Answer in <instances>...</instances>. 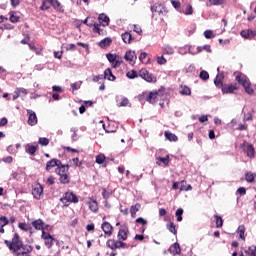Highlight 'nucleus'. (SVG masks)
I'll return each instance as SVG.
<instances>
[{
  "mask_svg": "<svg viewBox=\"0 0 256 256\" xmlns=\"http://www.w3.org/2000/svg\"><path fill=\"white\" fill-rule=\"evenodd\" d=\"M118 240L108 239L106 242V247L111 249V251H117V249H129V244L123 242L127 241L129 237V226L121 225L117 234Z\"/></svg>",
  "mask_w": 256,
  "mask_h": 256,
  "instance_id": "nucleus-1",
  "label": "nucleus"
},
{
  "mask_svg": "<svg viewBox=\"0 0 256 256\" xmlns=\"http://www.w3.org/2000/svg\"><path fill=\"white\" fill-rule=\"evenodd\" d=\"M235 81H237L238 85H242L247 95H253V93H255V90L251 88V82L249 81V78H247L245 74L238 72L235 76Z\"/></svg>",
  "mask_w": 256,
  "mask_h": 256,
  "instance_id": "nucleus-2",
  "label": "nucleus"
},
{
  "mask_svg": "<svg viewBox=\"0 0 256 256\" xmlns=\"http://www.w3.org/2000/svg\"><path fill=\"white\" fill-rule=\"evenodd\" d=\"M143 97H145V101L148 103H151V105H155L159 99L163 97V90L158 89V90H153L149 93L144 92Z\"/></svg>",
  "mask_w": 256,
  "mask_h": 256,
  "instance_id": "nucleus-3",
  "label": "nucleus"
},
{
  "mask_svg": "<svg viewBox=\"0 0 256 256\" xmlns=\"http://www.w3.org/2000/svg\"><path fill=\"white\" fill-rule=\"evenodd\" d=\"M61 203H63L64 207H69L71 203H79V197L75 195L73 192L64 193L63 197L60 198Z\"/></svg>",
  "mask_w": 256,
  "mask_h": 256,
  "instance_id": "nucleus-4",
  "label": "nucleus"
},
{
  "mask_svg": "<svg viewBox=\"0 0 256 256\" xmlns=\"http://www.w3.org/2000/svg\"><path fill=\"white\" fill-rule=\"evenodd\" d=\"M41 239H43L44 245L47 247V249H51L55 243H59L57 238L53 237L49 232L46 231H43L41 234Z\"/></svg>",
  "mask_w": 256,
  "mask_h": 256,
  "instance_id": "nucleus-5",
  "label": "nucleus"
},
{
  "mask_svg": "<svg viewBox=\"0 0 256 256\" xmlns=\"http://www.w3.org/2000/svg\"><path fill=\"white\" fill-rule=\"evenodd\" d=\"M138 75L147 83H155L157 81V76H155V74L153 73H149V70H147L146 68H142L141 70H139Z\"/></svg>",
  "mask_w": 256,
  "mask_h": 256,
  "instance_id": "nucleus-6",
  "label": "nucleus"
},
{
  "mask_svg": "<svg viewBox=\"0 0 256 256\" xmlns=\"http://www.w3.org/2000/svg\"><path fill=\"white\" fill-rule=\"evenodd\" d=\"M26 113L28 115V125H30L31 127H35V125H37L38 123L37 114L31 109H27Z\"/></svg>",
  "mask_w": 256,
  "mask_h": 256,
  "instance_id": "nucleus-7",
  "label": "nucleus"
},
{
  "mask_svg": "<svg viewBox=\"0 0 256 256\" xmlns=\"http://www.w3.org/2000/svg\"><path fill=\"white\" fill-rule=\"evenodd\" d=\"M32 195L34 199H41L43 197V186L39 183L32 186Z\"/></svg>",
  "mask_w": 256,
  "mask_h": 256,
  "instance_id": "nucleus-8",
  "label": "nucleus"
},
{
  "mask_svg": "<svg viewBox=\"0 0 256 256\" xmlns=\"http://www.w3.org/2000/svg\"><path fill=\"white\" fill-rule=\"evenodd\" d=\"M32 252H33V246L22 243V245L20 246V250L16 251V255L17 256L29 255V253H32Z\"/></svg>",
  "mask_w": 256,
  "mask_h": 256,
  "instance_id": "nucleus-9",
  "label": "nucleus"
},
{
  "mask_svg": "<svg viewBox=\"0 0 256 256\" xmlns=\"http://www.w3.org/2000/svg\"><path fill=\"white\" fill-rule=\"evenodd\" d=\"M32 227L36 229V231H45L49 227V225L45 224V222L42 219H37L32 221Z\"/></svg>",
  "mask_w": 256,
  "mask_h": 256,
  "instance_id": "nucleus-10",
  "label": "nucleus"
},
{
  "mask_svg": "<svg viewBox=\"0 0 256 256\" xmlns=\"http://www.w3.org/2000/svg\"><path fill=\"white\" fill-rule=\"evenodd\" d=\"M243 151L246 153L247 157L250 159H255V147H253V144H244Z\"/></svg>",
  "mask_w": 256,
  "mask_h": 256,
  "instance_id": "nucleus-11",
  "label": "nucleus"
},
{
  "mask_svg": "<svg viewBox=\"0 0 256 256\" xmlns=\"http://www.w3.org/2000/svg\"><path fill=\"white\" fill-rule=\"evenodd\" d=\"M151 11L152 13H156L157 15H167V9H165L164 6L159 3H155L151 7Z\"/></svg>",
  "mask_w": 256,
  "mask_h": 256,
  "instance_id": "nucleus-12",
  "label": "nucleus"
},
{
  "mask_svg": "<svg viewBox=\"0 0 256 256\" xmlns=\"http://www.w3.org/2000/svg\"><path fill=\"white\" fill-rule=\"evenodd\" d=\"M62 164L61 160L53 158L46 163V171H51V169L58 168Z\"/></svg>",
  "mask_w": 256,
  "mask_h": 256,
  "instance_id": "nucleus-13",
  "label": "nucleus"
},
{
  "mask_svg": "<svg viewBox=\"0 0 256 256\" xmlns=\"http://www.w3.org/2000/svg\"><path fill=\"white\" fill-rule=\"evenodd\" d=\"M22 243H23V241L19 238V234L15 233L12 238V244L14 246V253H16V251H21Z\"/></svg>",
  "mask_w": 256,
  "mask_h": 256,
  "instance_id": "nucleus-14",
  "label": "nucleus"
},
{
  "mask_svg": "<svg viewBox=\"0 0 256 256\" xmlns=\"http://www.w3.org/2000/svg\"><path fill=\"white\" fill-rule=\"evenodd\" d=\"M235 91H237V83L224 84V86L222 87V93L224 95L229 93H235Z\"/></svg>",
  "mask_w": 256,
  "mask_h": 256,
  "instance_id": "nucleus-15",
  "label": "nucleus"
},
{
  "mask_svg": "<svg viewBox=\"0 0 256 256\" xmlns=\"http://www.w3.org/2000/svg\"><path fill=\"white\" fill-rule=\"evenodd\" d=\"M102 231L107 235V237H111L113 235V226L109 222H104L101 225Z\"/></svg>",
  "mask_w": 256,
  "mask_h": 256,
  "instance_id": "nucleus-16",
  "label": "nucleus"
},
{
  "mask_svg": "<svg viewBox=\"0 0 256 256\" xmlns=\"http://www.w3.org/2000/svg\"><path fill=\"white\" fill-rule=\"evenodd\" d=\"M56 175L59 177L69 173V164H61L58 168L55 169Z\"/></svg>",
  "mask_w": 256,
  "mask_h": 256,
  "instance_id": "nucleus-17",
  "label": "nucleus"
},
{
  "mask_svg": "<svg viewBox=\"0 0 256 256\" xmlns=\"http://www.w3.org/2000/svg\"><path fill=\"white\" fill-rule=\"evenodd\" d=\"M169 155H166L165 157H156V165H159V167H169Z\"/></svg>",
  "mask_w": 256,
  "mask_h": 256,
  "instance_id": "nucleus-18",
  "label": "nucleus"
},
{
  "mask_svg": "<svg viewBox=\"0 0 256 256\" xmlns=\"http://www.w3.org/2000/svg\"><path fill=\"white\" fill-rule=\"evenodd\" d=\"M39 150V145H33V144H26L25 145V151L28 153V155H31L34 157L35 153Z\"/></svg>",
  "mask_w": 256,
  "mask_h": 256,
  "instance_id": "nucleus-19",
  "label": "nucleus"
},
{
  "mask_svg": "<svg viewBox=\"0 0 256 256\" xmlns=\"http://www.w3.org/2000/svg\"><path fill=\"white\" fill-rule=\"evenodd\" d=\"M241 37H243L244 39H253L254 37H256V31L255 30H242L240 32Z\"/></svg>",
  "mask_w": 256,
  "mask_h": 256,
  "instance_id": "nucleus-20",
  "label": "nucleus"
},
{
  "mask_svg": "<svg viewBox=\"0 0 256 256\" xmlns=\"http://www.w3.org/2000/svg\"><path fill=\"white\" fill-rule=\"evenodd\" d=\"M173 256L181 255V246L179 243L175 242L172 244L168 250Z\"/></svg>",
  "mask_w": 256,
  "mask_h": 256,
  "instance_id": "nucleus-21",
  "label": "nucleus"
},
{
  "mask_svg": "<svg viewBox=\"0 0 256 256\" xmlns=\"http://www.w3.org/2000/svg\"><path fill=\"white\" fill-rule=\"evenodd\" d=\"M124 59L130 63H135L137 61V54H135V51L128 50L125 53Z\"/></svg>",
  "mask_w": 256,
  "mask_h": 256,
  "instance_id": "nucleus-22",
  "label": "nucleus"
},
{
  "mask_svg": "<svg viewBox=\"0 0 256 256\" xmlns=\"http://www.w3.org/2000/svg\"><path fill=\"white\" fill-rule=\"evenodd\" d=\"M223 79H225V76H223V74H218L214 80V85L218 88V89H223V87L225 86V84H223Z\"/></svg>",
  "mask_w": 256,
  "mask_h": 256,
  "instance_id": "nucleus-23",
  "label": "nucleus"
},
{
  "mask_svg": "<svg viewBox=\"0 0 256 256\" xmlns=\"http://www.w3.org/2000/svg\"><path fill=\"white\" fill-rule=\"evenodd\" d=\"M112 43H113V40L107 37L101 40L98 45L101 49H107V47H111Z\"/></svg>",
  "mask_w": 256,
  "mask_h": 256,
  "instance_id": "nucleus-24",
  "label": "nucleus"
},
{
  "mask_svg": "<svg viewBox=\"0 0 256 256\" xmlns=\"http://www.w3.org/2000/svg\"><path fill=\"white\" fill-rule=\"evenodd\" d=\"M122 37V41L124 43H128V44H131V42H133L135 40V38L133 37V35H131L130 32H125L121 35Z\"/></svg>",
  "mask_w": 256,
  "mask_h": 256,
  "instance_id": "nucleus-25",
  "label": "nucleus"
},
{
  "mask_svg": "<svg viewBox=\"0 0 256 256\" xmlns=\"http://www.w3.org/2000/svg\"><path fill=\"white\" fill-rule=\"evenodd\" d=\"M164 136L170 142L177 143V141H179V138L177 137V135H175V134H173V133H171L169 131H165L164 132Z\"/></svg>",
  "mask_w": 256,
  "mask_h": 256,
  "instance_id": "nucleus-26",
  "label": "nucleus"
},
{
  "mask_svg": "<svg viewBox=\"0 0 256 256\" xmlns=\"http://www.w3.org/2000/svg\"><path fill=\"white\" fill-rule=\"evenodd\" d=\"M139 209H141V204L139 203H136L130 207V214L133 219L137 217V212H139Z\"/></svg>",
  "mask_w": 256,
  "mask_h": 256,
  "instance_id": "nucleus-27",
  "label": "nucleus"
},
{
  "mask_svg": "<svg viewBox=\"0 0 256 256\" xmlns=\"http://www.w3.org/2000/svg\"><path fill=\"white\" fill-rule=\"evenodd\" d=\"M59 181L62 185H69V183H71V176L69 175V172L60 176Z\"/></svg>",
  "mask_w": 256,
  "mask_h": 256,
  "instance_id": "nucleus-28",
  "label": "nucleus"
},
{
  "mask_svg": "<svg viewBox=\"0 0 256 256\" xmlns=\"http://www.w3.org/2000/svg\"><path fill=\"white\" fill-rule=\"evenodd\" d=\"M93 33H98V35H105V29L101 28V24L94 23L92 28Z\"/></svg>",
  "mask_w": 256,
  "mask_h": 256,
  "instance_id": "nucleus-29",
  "label": "nucleus"
},
{
  "mask_svg": "<svg viewBox=\"0 0 256 256\" xmlns=\"http://www.w3.org/2000/svg\"><path fill=\"white\" fill-rule=\"evenodd\" d=\"M98 21L100 23H102V27H107L109 26V16L105 15V14H100L98 16Z\"/></svg>",
  "mask_w": 256,
  "mask_h": 256,
  "instance_id": "nucleus-30",
  "label": "nucleus"
},
{
  "mask_svg": "<svg viewBox=\"0 0 256 256\" xmlns=\"http://www.w3.org/2000/svg\"><path fill=\"white\" fill-rule=\"evenodd\" d=\"M51 6L53 7V9L59 11L60 13H63L64 11L63 5H61L59 0H51Z\"/></svg>",
  "mask_w": 256,
  "mask_h": 256,
  "instance_id": "nucleus-31",
  "label": "nucleus"
},
{
  "mask_svg": "<svg viewBox=\"0 0 256 256\" xmlns=\"http://www.w3.org/2000/svg\"><path fill=\"white\" fill-rule=\"evenodd\" d=\"M245 181H247V183H256V173L247 172L245 174Z\"/></svg>",
  "mask_w": 256,
  "mask_h": 256,
  "instance_id": "nucleus-32",
  "label": "nucleus"
},
{
  "mask_svg": "<svg viewBox=\"0 0 256 256\" xmlns=\"http://www.w3.org/2000/svg\"><path fill=\"white\" fill-rule=\"evenodd\" d=\"M104 79H108V81H115L116 77H115V75H113L111 68H107L104 71Z\"/></svg>",
  "mask_w": 256,
  "mask_h": 256,
  "instance_id": "nucleus-33",
  "label": "nucleus"
},
{
  "mask_svg": "<svg viewBox=\"0 0 256 256\" xmlns=\"http://www.w3.org/2000/svg\"><path fill=\"white\" fill-rule=\"evenodd\" d=\"M88 207L92 213H97L99 211V204L97 203V200H93L92 202H88Z\"/></svg>",
  "mask_w": 256,
  "mask_h": 256,
  "instance_id": "nucleus-34",
  "label": "nucleus"
},
{
  "mask_svg": "<svg viewBox=\"0 0 256 256\" xmlns=\"http://www.w3.org/2000/svg\"><path fill=\"white\" fill-rule=\"evenodd\" d=\"M223 3H225L223 0H207V7H211V6H219V5H223Z\"/></svg>",
  "mask_w": 256,
  "mask_h": 256,
  "instance_id": "nucleus-35",
  "label": "nucleus"
},
{
  "mask_svg": "<svg viewBox=\"0 0 256 256\" xmlns=\"http://www.w3.org/2000/svg\"><path fill=\"white\" fill-rule=\"evenodd\" d=\"M237 234L242 241H245V225H240L237 229Z\"/></svg>",
  "mask_w": 256,
  "mask_h": 256,
  "instance_id": "nucleus-36",
  "label": "nucleus"
},
{
  "mask_svg": "<svg viewBox=\"0 0 256 256\" xmlns=\"http://www.w3.org/2000/svg\"><path fill=\"white\" fill-rule=\"evenodd\" d=\"M176 227L177 226L173 222H169L166 225V228L168 229V231H170V233H173V235H177V228Z\"/></svg>",
  "mask_w": 256,
  "mask_h": 256,
  "instance_id": "nucleus-37",
  "label": "nucleus"
},
{
  "mask_svg": "<svg viewBox=\"0 0 256 256\" xmlns=\"http://www.w3.org/2000/svg\"><path fill=\"white\" fill-rule=\"evenodd\" d=\"M40 9L41 11H48V9H51V0H44Z\"/></svg>",
  "mask_w": 256,
  "mask_h": 256,
  "instance_id": "nucleus-38",
  "label": "nucleus"
},
{
  "mask_svg": "<svg viewBox=\"0 0 256 256\" xmlns=\"http://www.w3.org/2000/svg\"><path fill=\"white\" fill-rule=\"evenodd\" d=\"M139 61H141V63H145V64L149 63V54H147L146 52L140 53Z\"/></svg>",
  "mask_w": 256,
  "mask_h": 256,
  "instance_id": "nucleus-39",
  "label": "nucleus"
},
{
  "mask_svg": "<svg viewBox=\"0 0 256 256\" xmlns=\"http://www.w3.org/2000/svg\"><path fill=\"white\" fill-rule=\"evenodd\" d=\"M126 77H128V79H137V77H139V72L136 70H130L126 73Z\"/></svg>",
  "mask_w": 256,
  "mask_h": 256,
  "instance_id": "nucleus-40",
  "label": "nucleus"
},
{
  "mask_svg": "<svg viewBox=\"0 0 256 256\" xmlns=\"http://www.w3.org/2000/svg\"><path fill=\"white\" fill-rule=\"evenodd\" d=\"M215 223H216V228L220 229V227H223V218L219 215H214Z\"/></svg>",
  "mask_w": 256,
  "mask_h": 256,
  "instance_id": "nucleus-41",
  "label": "nucleus"
},
{
  "mask_svg": "<svg viewBox=\"0 0 256 256\" xmlns=\"http://www.w3.org/2000/svg\"><path fill=\"white\" fill-rule=\"evenodd\" d=\"M245 253H246V255H249V256H256V246L252 245V246L248 247V249L245 250Z\"/></svg>",
  "mask_w": 256,
  "mask_h": 256,
  "instance_id": "nucleus-42",
  "label": "nucleus"
},
{
  "mask_svg": "<svg viewBox=\"0 0 256 256\" xmlns=\"http://www.w3.org/2000/svg\"><path fill=\"white\" fill-rule=\"evenodd\" d=\"M18 227H19V229H21V231H25V232L30 231V233H33L31 231V229H32L31 226L27 225L26 223L21 222L18 224Z\"/></svg>",
  "mask_w": 256,
  "mask_h": 256,
  "instance_id": "nucleus-43",
  "label": "nucleus"
},
{
  "mask_svg": "<svg viewBox=\"0 0 256 256\" xmlns=\"http://www.w3.org/2000/svg\"><path fill=\"white\" fill-rule=\"evenodd\" d=\"M183 183H185V180L181 181L180 191H192L193 190V186H191V184L185 185Z\"/></svg>",
  "mask_w": 256,
  "mask_h": 256,
  "instance_id": "nucleus-44",
  "label": "nucleus"
},
{
  "mask_svg": "<svg viewBox=\"0 0 256 256\" xmlns=\"http://www.w3.org/2000/svg\"><path fill=\"white\" fill-rule=\"evenodd\" d=\"M181 95H191V88H189L188 86H183L181 85V91H180Z\"/></svg>",
  "mask_w": 256,
  "mask_h": 256,
  "instance_id": "nucleus-45",
  "label": "nucleus"
},
{
  "mask_svg": "<svg viewBox=\"0 0 256 256\" xmlns=\"http://www.w3.org/2000/svg\"><path fill=\"white\" fill-rule=\"evenodd\" d=\"M175 53V50L171 46H165L163 50V55H173Z\"/></svg>",
  "mask_w": 256,
  "mask_h": 256,
  "instance_id": "nucleus-46",
  "label": "nucleus"
},
{
  "mask_svg": "<svg viewBox=\"0 0 256 256\" xmlns=\"http://www.w3.org/2000/svg\"><path fill=\"white\" fill-rule=\"evenodd\" d=\"M105 159H106V157L104 154H99L96 156V163L98 165H103V163H105Z\"/></svg>",
  "mask_w": 256,
  "mask_h": 256,
  "instance_id": "nucleus-47",
  "label": "nucleus"
},
{
  "mask_svg": "<svg viewBox=\"0 0 256 256\" xmlns=\"http://www.w3.org/2000/svg\"><path fill=\"white\" fill-rule=\"evenodd\" d=\"M183 13L184 15H191L193 13V6L191 4H187L183 10Z\"/></svg>",
  "mask_w": 256,
  "mask_h": 256,
  "instance_id": "nucleus-48",
  "label": "nucleus"
},
{
  "mask_svg": "<svg viewBox=\"0 0 256 256\" xmlns=\"http://www.w3.org/2000/svg\"><path fill=\"white\" fill-rule=\"evenodd\" d=\"M175 215L177 217L178 222L183 221V208L177 209Z\"/></svg>",
  "mask_w": 256,
  "mask_h": 256,
  "instance_id": "nucleus-49",
  "label": "nucleus"
},
{
  "mask_svg": "<svg viewBox=\"0 0 256 256\" xmlns=\"http://www.w3.org/2000/svg\"><path fill=\"white\" fill-rule=\"evenodd\" d=\"M135 223H137L138 225H142V227H147V220H145V218L143 217H138L135 220Z\"/></svg>",
  "mask_w": 256,
  "mask_h": 256,
  "instance_id": "nucleus-50",
  "label": "nucleus"
},
{
  "mask_svg": "<svg viewBox=\"0 0 256 256\" xmlns=\"http://www.w3.org/2000/svg\"><path fill=\"white\" fill-rule=\"evenodd\" d=\"M106 58L108 59L109 63H114V61L117 60V55L108 53L106 54Z\"/></svg>",
  "mask_w": 256,
  "mask_h": 256,
  "instance_id": "nucleus-51",
  "label": "nucleus"
},
{
  "mask_svg": "<svg viewBox=\"0 0 256 256\" xmlns=\"http://www.w3.org/2000/svg\"><path fill=\"white\" fill-rule=\"evenodd\" d=\"M200 79H202L203 81H207L209 79V72L202 70L200 72Z\"/></svg>",
  "mask_w": 256,
  "mask_h": 256,
  "instance_id": "nucleus-52",
  "label": "nucleus"
},
{
  "mask_svg": "<svg viewBox=\"0 0 256 256\" xmlns=\"http://www.w3.org/2000/svg\"><path fill=\"white\" fill-rule=\"evenodd\" d=\"M9 225V220L5 216L0 217V227H5Z\"/></svg>",
  "mask_w": 256,
  "mask_h": 256,
  "instance_id": "nucleus-53",
  "label": "nucleus"
},
{
  "mask_svg": "<svg viewBox=\"0 0 256 256\" xmlns=\"http://www.w3.org/2000/svg\"><path fill=\"white\" fill-rule=\"evenodd\" d=\"M204 37L206 39H213V37H215V35L213 34V30H206L204 32Z\"/></svg>",
  "mask_w": 256,
  "mask_h": 256,
  "instance_id": "nucleus-54",
  "label": "nucleus"
},
{
  "mask_svg": "<svg viewBox=\"0 0 256 256\" xmlns=\"http://www.w3.org/2000/svg\"><path fill=\"white\" fill-rule=\"evenodd\" d=\"M7 151L8 153H10L11 155H17V148H15L14 145H10L7 147Z\"/></svg>",
  "mask_w": 256,
  "mask_h": 256,
  "instance_id": "nucleus-55",
  "label": "nucleus"
},
{
  "mask_svg": "<svg viewBox=\"0 0 256 256\" xmlns=\"http://www.w3.org/2000/svg\"><path fill=\"white\" fill-rule=\"evenodd\" d=\"M4 243H5L6 247H8V249H10V251L15 252V247L13 246V240L12 241L4 240Z\"/></svg>",
  "mask_w": 256,
  "mask_h": 256,
  "instance_id": "nucleus-56",
  "label": "nucleus"
},
{
  "mask_svg": "<svg viewBox=\"0 0 256 256\" xmlns=\"http://www.w3.org/2000/svg\"><path fill=\"white\" fill-rule=\"evenodd\" d=\"M38 143L43 147H47V145H49V140L47 138H39Z\"/></svg>",
  "mask_w": 256,
  "mask_h": 256,
  "instance_id": "nucleus-57",
  "label": "nucleus"
},
{
  "mask_svg": "<svg viewBox=\"0 0 256 256\" xmlns=\"http://www.w3.org/2000/svg\"><path fill=\"white\" fill-rule=\"evenodd\" d=\"M9 20L11 21V23H19V16L15 15L14 13H12L10 15Z\"/></svg>",
  "mask_w": 256,
  "mask_h": 256,
  "instance_id": "nucleus-58",
  "label": "nucleus"
},
{
  "mask_svg": "<svg viewBox=\"0 0 256 256\" xmlns=\"http://www.w3.org/2000/svg\"><path fill=\"white\" fill-rule=\"evenodd\" d=\"M129 105V99L127 98H122L120 104L118 105V107H127Z\"/></svg>",
  "mask_w": 256,
  "mask_h": 256,
  "instance_id": "nucleus-59",
  "label": "nucleus"
},
{
  "mask_svg": "<svg viewBox=\"0 0 256 256\" xmlns=\"http://www.w3.org/2000/svg\"><path fill=\"white\" fill-rule=\"evenodd\" d=\"M157 63H158V65H165V63H167V59H165V57H163V56H159L157 58Z\"/></svg>",
  "mask_w": 256,
  "mask_h": 256,
  "instance_id": "nucleus-60",
  "label": "nucleus"
},
{
  "mask_svg": "<svg viewBox=\"0 0 256 256\" xmlns=\"http://www.w3.org/2000/svg\"><path fill=\"white\" fill-rule=\"evenodd\" d=\"M16 90H17L18 94H20V96L23 95L25 97V95H27V93H28L27 89H25V88H16Z\"/></svg>",
  "mask_w": 256,
  "mask_h": 256,
  "instance_id": "nucleus-61",
  "label": "nucleus"
},
{
  "mask_svg": "<svg viewBox=\"0 0 256 256\" xmlns=\"http://www.w3.org/2000/svg\"><path fill=\"white\" fill-rule=\"evenodd\" d=\"M66 51H75V49H77V46L75 44H68L65 47Z\"/></svg>",
  "mask_w": 256,
  "mask_h": 256,
  "instance_id": "nucleus-62",
  "label": "nucleus"
},
{
  "mask_svg": "<svg viewBox=\"0 0 256 256\" xmlns=\"http://www.w3.org/2000/svg\"><path fill=\"white\" fill-rule=\"evenodd\" d=\"M171 4L173 5L174 9H179L181 7V2L172 0Z\"/></svg>",
  "mask_w": 256,
  "mask_h": 256,
  "instance_id": "nucleus-63",
  "label": "nucleus"
},
{
  "mask_svg": "<svg viewBox=\"0 0 256 256\" xmlns=\"http://www.w3.org/2000/svg\"><path fill=\"white\" fill-rule=\"evenodd\" d=\"M237 193L239 195H245L247 193V190L245 189V187H240L237 189Z\"/></svg>",
  "mask_w": 256,
  "mask_h": 256,
  "instance_id": "nucleus-64",
  "label": "nucleus"
}]
</instances>
